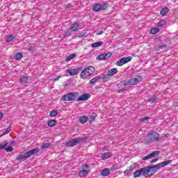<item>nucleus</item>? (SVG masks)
<instances>
[{
  "label": "nucleus",
  "instance_id": "nucleus-14",
  "mask_svg": "<svg viewBox=\"0 0 178 178\" xmlns=\"http://www.w3.org/2000/svg\"><path fill=\"white\" fill-rule=\"evenodd\" d=\"M79 27H80V25L77 23H74L71 25L70 30H72V31H77L79 30Z\"/></svg>",
  "mask_w": 178,
  "mask_h": 178
},
{
  "label": "nucleus",
  "instance_id": "nucleus-58",
  "mask_svg": "<svg viewBox=\"0 0 178 178\" xmlns=\"http://www.w3.org/2000/svg\"><path fill=\"white\" fill-rule=\"evenodd\" d=\"M0 149H1V145H0Z\"/></svg>",
  "mask_w": 178,
  "mask_h": 178
},
{
  "label": "nucleus",
  "instance_id": "nucleus-37",
  "mask_svg": "<svg viewBox=\"0 0 178 178\" xmlns=\"http://www.w3.org/2000/svg\"><path fill=\"white\" fill-rule=\"evenodd\" d=\"M49 147H51V143H43L41 148L42 149H45L47 148H49Z\"/></svg>",
  "mask_w": 178,
  "mask_h": 178
},
{
  "label": "nucleus",
  "instance_id": "nucleus-2",
  "mask_svg": "<svg viewBox=\"0 0 178 178\" xmlns=\"http://www.w3.org/2000/svg\"><path fill=\"white\" fill-rule=\"evenodd\" d=\"M40 152V148L36 147L35 149H32L31 150H29V152H26L25 153H20L19 155L17 156V161H22L23 159H28V158H30L31 155H35Z\"/></svg>",
  "mask_w": 178,
  "mask_h": 178
},
{
  "label": "nucleus",
  "instance_id": "nucleus-41",
  "mask_svg": "<svg viewBox=\"0 0 178 178\" xmlns=\"http://www.w3.org/2000/svg\"><path fill=\"white\" fill-rule=\"evenodd\" d=\"M4 149L6 151V152H12V151H13V147H12V146H9L4 148Z\"/></svg>",
  "mask_w": 178,
  "mask_h": 178
},
{
  "label": "nucleus",
  "instance_id": "nucleus-20",
  "mask_svg": "<svg viewBox=\"0 0 178 178\" xmlns=\"http://www.w3.org/2000/svg\"><path fill=\"white\" fill-rule=\"evenodd\" d=\"M110 76H115V74H116V73H118V69L116 68H113L111 70H110L109 71H108L107 72Z\"/></svg>",
  "mask_w": 178,
  "mask_h": 178
},
{
  "label": "nucleus",
  "instance_id": "nucleus-17",
  "mask_svg": "<svg viewBox=\"0 0 178 178\" xmlns=\"http://www.w3.org/2000/svg\"><path fill=\"white\" fill-rule=\"evenodd\" d=\"M99 79H101V77L99 76V75L96 76L95 78L92 79L89 81V84H95V83H97Z\"/></svg>",
  "mask_w": 178,
  "mask_h": 178
},
{
  "label": "nucleus",
  "instance_id": "nucleus-50",
  "mask_svg": "<svg viewBox=\"0 0 178 178\" xmlns=\"http://www.w3.org/2000/svg\"><path fill=\"white\" fill-rule=\"evenodd\" d=\"M97 35H101V34H104V31H100L96 33Z\"/></svg>",
  "mask_w": 178,
  "mask_h": 178
},
{
  "label": "nucleus",
  "instance_id": "nucleus-44",
  "mask_svg": "<svg viewBox=\"0 0 178 178\" xmlns=\"http://www.w3.org/2000/svg\"><path fill=\"white\" fill-rule=\"evenodd\" d=\"M148 120H149V117H145L140 119V122H148Z\"/></svg>",
  "mask_w": 178,
  "mask_h": 178
},
{
  "label": "nucleus",
  "instance_id": "nucleus-48",
  "mask_svg": "<svg viewBox=\"0 0 178 178\" xmlns=\"http://www.w3.org/2000/svg\"><path fill=\"white\" fill-rule=\"evenodd\" d=\"M66 9H70V8H73L71 3L67 4L65 6Z\"/></svg>",
  "mask_w": 178,
  "mask_h": 178
},
{
  "label": "nucleus",
  "instance_id": "nucleus-1",
  "mask_svg": "<svg viewBox=\"0 0 178 178\" xmlns=\"http://www.w3.org/2000/svg\"><path fill=\"white\" fill-rule=\"evenodd\" d=\"M170 163H172V160H167L156 165L144 167L140 170H136L134 173V177L137 178L141 176H143L144 177H152V176H154V175H155L161 168H165V166H168V165H170Z\"/></svg>",
  "mask_w": 178,
  "mask_h": 178
},
{
  "label": "nucleus",
  "instance_id": "nucleus-27",
  "mask_svg": "<svg viewBox=\"0 0 178 178\" xmlns=\"http://www.w3.org/2000/svg\"><path fill=\"white\" fill-rule=\"evenodd\" d=\"M155 101H158V97L155 95L152 96L149 99V102H150V104H154Z\"/></svg>",
  "mask_w": 178,
  "mask_h": 178
},
{
  "label": "nucleus",
  "instance_id": "nucleus-25",
  "mask_svg": "<svg viewBox=\"0 0 178 178\" xmlns=\"http://www.w3.org/2000/svg\"><path fill=\"white\" fill-rule=\"evenodd\" d=\"M29 81V76H22L20 78V83H27Z\"/></svg>",
  "mask_w": 178,
  "mask_h": 178
},
{
  "label": "nucleus",
  "instance_id": "nucleus-45",
  "mask_svg": "<svg viewBox=\"0 0 178 178\" xmlns=\"http://www.w3.org/2000/svg\"><path fill=\"white\" fill-rule=\"evenodd\" d=\"M147 159H151V156L149 154L147 155L146 156L142 159V161H147Z\"/></svg>",
  "mask_w": 178,
  "mask_h": 178
},
{
  "label": "nucleus",
  "instance_id": "nucleus-23",
  "mask_svg": "<svg viewBox=\"0 0 178 178\" xmlns=\"http://www.w3.org/2000/svg\"><path fill=\"white\" fill-rule=\"evenodd\" d=\"M22 58H23V54L22 53H17L15 56H14V58L16 60H20V59H22Z\"/></svg>",
  "mask_w": 178,
  "mask_h": 178
},
{
  "label": "nucleus",
  "instance_id": "nucleus-34",
  "mask_svg": "<svg viewBox=\"0 0 178 178\" xmlns=\"http://www.w3.org/2000/svg\"><path fill=\"white\" fill-rule=\"evenodd\" d=\"M74 58H76V54H71L67 56L65 60L68 62L69 60H72V59H74Z\"/></svg>",
  "mask_w": 178,
  "mask_h": 178
},
{
  "label": "nucleus",
  "instance_id": "nucleus-11",
  "mask_svg": "<svg viewBox=\"0 0 178 178\" xmlns=\"http://www.w3.org/2000/svg\"><path fill=\"white\" fill-rule=\"evenodd\" d=\"M90 98H91L90 93H83L77 99V101L78 102H80V101H88Z\"/></svg>",
  "mask_w": 178,
  "mask_h": 178
},
{
  "label": "nucleus",
  "instance_id": "nucleus-49",
  "mask_svg": "<svg viewBox=\"0 0 178 178\" xmlns=\"http://www.w3.org/2000/svg\"><path fill=\"white\" fill-rule=\"evenodd\" d=\"M84 35H86V33H79V34L78 35V37H79V38H82V37H84Z\"/></svg>",
  "mask_w": 178,
  "mask_h": 178
},
{
  "label": "nucleus",
  "instance_id": "nucleus-52",
  "mask_svg": "<svg viewBox=\"0 0 178 178\" xmlns=\"http://www.w3.org/2000/svg\"><path fill=\"white\" fill-rule=\"evenodd\" d=\"M112 169H113L114 170L118 169V165H113Z\"/></svg>",
  "mask_w": 178,
  "mask_h": 178
},
{
  "label": "nucleus",
  "instance_id": "nucleus-57",
  "mask_svg": "<svg viewBox=\"0 0 178 178\" xmlns=\"http://www.w3.org/2000/svg\"><path fill=\"white\" fill-rule=\"evenodd\" d=\"M67 85H65V87H67Z\"/></svg>",
  "mask_w": 178,
  "mask_h": 178
},
{
  "label": "nucleus",
  "instance_id": "nucleus-5",
  "mask_svg": "<svg viewBox=\"0 0 178 178\" xmlns=\"http://www.w3.org/2000/svg\"><path fill=\"white\" fill-rule=\"evenodd\" d=\"M87 140H88V137H87V136H85L83 138H81V137L75 138L74 139H72V140L67 141L65 143V146L66 147H76V145H79V144H80V143H83V141H87Z\"/></svg>",
  "mask_w": 178,
  "mask_h": 178
},
{
  "label": "nucleus",
  "instance_id": "nucleus-35",
  "mask_svg": "<svg viewBox=\"0 0 178 178\" xmlns=\"http://www.w3.org/2000/svg\"><path fill=\"white\" fill-rule=\"evenodd\" d=\"M56 115H58V111L53 110L50 112L49 116H51V118H55Z\"/></svg>",
  "mask_w": 178,
  "mask_h": 178
},
{
  "label": "nucleus",
  "instance_id": "nucleus-9",
  "mask_svg": "<svg viewBox=\"0 0 178 178\" xmlns=\"http://www.w3.org/2000/svg\"><path fill=\"white\" fill-rule=\"evenodd\" d=\"M132 59L133 57L131 56L123 57L117 61L116 65L118 66H123V65H126V63H129V62H131Z\"/></svg>",
  "mask_w": 178,
  "mask_h": 178
},
{
  "label": "nucleus",
  "instance_id": "nucleus-33",
  "mask_svg": "<svg viewBox=\"0 0 178 178\" xmlns=\"http://www.w3.org/2000/svg\"><path fill=\"white\" fill-rule=\"evenodd\" d=\"M166 24V22H165V19H161L158 23L157 26L159 27H162V26H165Z\"/></svg>",
  "mask_w": 178,
  "mask_h": 178
},
{
  "label": "nucleus",
  "instance_id": "nucleus-54",
  "mask_svg": "<svg viewBox=\"0 0 178 178\" xmlns=\"http://www.w3.org/2000/svg\"><path fill=\"white\" fill-rule=\"evenodd\" d=\"M2 118H3V113H1V119H2Z\"/></svg>",
  "mask_w": 178,
  "mask_h": 178
},
{
  "label": "nucleus",
  "instance_id": "nucleus-3",
  "mask_svg": "<svg viewBox=\"0 0 178 178\" xmlns=\"http://www.w3.org/2000/svg\"><path fill=\"white\" fill-rule=\"evenodd\" d=\"M143 81V77L140 75H136L134 78L129 80H124L121 81L122 86H137L138 83Z\"/></svg>",
  "mask_w": 178,
  "mask_h": 178
},
{
  "label": "nucleus",
  "instance_id": "nucleus-32",
  "mask_svg": "<svg viewBox=\"0 0 178 178\" xmlns=\"http://www.w3.org/2000/svg\"><path fill=\"white\" fill-rule=\"evenodd\" d=\"M11 129H12V126L10 125L8 126L7 129L5 131H3V133L1 134V137H2L3 136H5L6 134H8V133H10Z\"/></svg>",
  "mask_w": 178,
  "mask_h": 178
},
{
  "label": "nucleus",
  "instance_id": "nucleus-21",
  "mask_svg": "<svg viewBox=\"0 0 178 178\" xmlns=\"http://www.w3.org/2000/svg\"><path fill=\"white\" fill-rule=\"evenodd\" d=\"M87 175H88V171H87L86 170H81L79 172L80 177H85V176H87Z\"/></svg>",
  "mask_w": 178,
  "mask_h": 178
},
{
  "label": "nucleus",
  "instance_id": "nucleus-43",
  "mask_svg": "<svg viewBox=\"0 0 178 178\" xmlns=\"http://www.w3.org/2000/svg\"><path fill=\"white\" fill-rule=\"evenodd\" d=\"M156 42H162V37L159 36L154 39Z\"/></svg>",
  "mask_w": 178,
  "mask_h": 178
},
{
  "label": "nucleus",
  "instance_id": "nucleus-30",
  "mask_svg": "<svg viewBox=\"0 0 178 178\" xmlns=\"http://www.w3.org/2000/svg\"><path fill=\"white\" fill-rule=\"evenodd\" d=\"M160 152L159 151H154L150 154H149V155H150V158H155V156H158V155H159Z\"/></svg>",
  "mask_w": 178,
  "mask_h": 178
},
{
  "label": "nucleus",
  "instance_id": "nucleus-13",
  "mask_svg": "<svg viewBox=\"0 0 178 178\" xmlns=\"http://www.w3.org/2000/svg\"><path fill=\"white\" fill-rule=\"evenodd\" d=\"M56 124H58L56 120H51L47 122V126H49V127H54V126H56Z\"/></svg>",
  "mask_w": 178,
  "mask_h": 178
},
{
  "label": "nucleus",
  "instance_id": "nucleus-51",
  "mask_svg": "<svg viewBox=\"0 0 178 178\" xmlns=\"http://www.w3.org/2000/svg\"><path fill=\"white\" fill-rule=\"evenodd\" d=\"M123 91H126V90H124V89H120V90H118V93H120V92H123Z\"/></svg>",
  "mask_w": 178,
  "mask_h": 178
},
{
  "label": "nucleus",
  "instance_id": "nucleus-4",
  "mask_svg": "<svg viewBox=\"0 0 178 178\" xmlns=\"http://www.w3.org/2000/svg\"><path fill=\"white\" fill-rule=\"evenodd\" d=\"M95 72V68L93 66L90 65L81 72V79L86 80V79H88L90 76H92Z\"/></svg>",
  "mask_w": 178,
  "mask_h": 178
},
{
  "label": "nucleus",
  "instance_id": "nucleus-28",
  "mask_svg": "<svg viewBox=\"0 0 178 178\" xmlns=\"http://www.w3.org/2000/svg\"><path fill=\"white\" fill-rule=\"evenodd\" d=\"M13 40H15V36L13 34H11L8 37L6 38V42H12V41H13Z\"/></svg>",
  "mask_w": 178,
  "mask_h": 178
},
{
  "label": "nucleus",
  "instance_id": "nucleus-22",
  "mask_svg": "<svg viewBox=\"0 0 178 178\" xmlns=\"http://www.w3.org/2000/svg\"><path fill=\"white\" fill-rule=\"evenodd\" d=\"M101 79L104 81H109L111 80V75L107 72V74L103 75Z\"/></svg>",
  "mask_w": 178,
  "mask_h": 178
},
{
  "label": "nucleus",
  "instance_id": "nucleus-39",
  "mask_svg": "<svg viewBox=\"0 0 178 178\" xmlns=\"http://www.w3.org/2000/svg\"><path fill=\"white\" fill-rule=\"evenodd\" d=\"M8 141L5 140L4 142H3V145H1V149H4V148H6L8 146Z\"/></svg>",
  "mask_w": 178,
  "mask_h": 178
},
{
  "label": "nucleus",
  "instance_id": "nucleus-29",
  "mask_svg": "<svg viewBox=\"0 0 178 178\" xmlns=\"http://www.w3.org/2000/svg\"><path fill=\"white\" fill-rule=\"evenodd\" d=\"M104 42H96L92 44V48H97V47H101Z\"/></svg>",
  "mask_w": 178,
  "mask_h": 178
},
{
  "label": "nucleus",
  "instance_id": "nucleus-26",
  "mask_svg": "<svg viewBox=\"0 0 178 178\" xmlns=\"http://www.w3.org/2000/svg\"><path fill=\"white\" fill-rule=\"evenodd\" d=\"M159 33V28H152L150 29V34H158Z\"/></svg>",
  "mask_w": 178,
  "mask_h": 178
},
{
  "label": "nucleus",
  "instance_id": "nucleus-56",
  "mask_svg": "<svg viewBox=\"0 0 178 178\" xmlns=\"http://www.w3.org/2000/svg\"><path fill=\"white\" fill-rule=\"evenodd\" d=\"M88 72H91V70H88Z\"/></svg>",
  "mask_w": 178,
  "mask_h": 178
},
{
  "label": "nucleus",
  "instance_id": "nucleus-12",
  "mask_svg": "<svg viewBox=\"0 0 178 178\" xmlns=\"http://www.w3.org/2000/svg\"><path fill=\"white\" fill-rule=\"evenodd\" d=\"M111 175V170L109 168H104L101 171L102 176H109Z\"/></svg>",
  "mask_w": 178,
  "mask_h": 178
},
{
  "label": "nucleus",
  "instance_id": "nucleus-6",
  "mask_svg": "<svg viewBox=\"0 0 178 178\" xmlns=\"http://www.w3.org/2000/svg\"><path fill=\"white\" fill-rule=\"evenodd\" d=\"M109 6V4L106 2L102 3H95L92 5V10L93 12H101V10H105Z\"/></svg>",
  "mask_w": 178,
  "mask_h": 178
},
{
  "label": "nucleus",
  "instance_id": "nucleus-36",
  "mask_svg": "<svg viewBox=\"0 0 178 178\" xmlns=\"http://www.w3.org/2000/svg\"><path fill=\"white\" fill-rule=\"evenodd\" d=\"M139 165H140V164L135 163L131 165L129 170L133 171V170H134V169H136V168H138V166H139Z\"/></svg>",
  "mask_w": 178,
  "mask_h": 178
},
{
  "label": "nucleus",
  "instance_id": "nucleus-16",
  "mask_svg": "<svg viewBox=\"0 0 178 178\" xmlns=\"http://www.w3.org/2000/svg\"><path fill=\"white\" fill-rule=\"evenodd\" d=\"M168 13H169V8L164 7L163 8L161 9L160 12V15H161V16H165V15L168 14Z\"/></svg>",
  "mask_w": 178,
  "mask_h": 178
},
{
  "label": "nucleus",
  "instance_id": "nucleus-47",
  "mask_svg": "<svg viewBox=\"0 0 178 178\" xmlns=\"http://www.w3.org/2000/svg\"><path fill=\"white\" fill-rule=\"evenodd\" d=\"M159 160V158L154 159L153 160L150 161V163H155V162H157Z\"/></svg>",
  "mask_w": 178,
  "mask_h": 178
},
{
  "label": "nucleus",
  "instance_id": "nucleus-19",
  "mask_svg": "<svg viewBox=\"0 0 178 178\" xmlns=\"http://www.w3.org/2000/svg\"><path fill=\"white\" fill-rule=\"evenodd\" d=\"M111 156H112V153L106 152L102 155V159L105 160V159H108V158H111Z\"/></svg>",
  "mask_w": 178,
  "mask_h": 178
},
{
  "label": "nucleus",
  "instance_id": "nucleus-46",
  "mask_svg": "<svg viewBox=\"0 0 178 178\" xmlns=\"http://www.w3.org/2000/svg\"><path fill=\"white\" fill-rule=\"evenodd\" d=\"M130 172H131V170H126L124 172V175L125 176H129V173H130Z\"/></svg>",
  "mask_w": 178,
  "mask_h": 178
},
{
  "label": "nucleus",
  "instance_id": "nucleus-53",
  "mask_svg": "<svg viewBox=\"0 0 178 178\" xmlns=\"http://www.w3.org/2000/svg\"><path fill=\"white\" fill-rule=\"evenodd\" d=\"M84 168H86V169H88V168H90V165H88V164H86L84 165Z\"/></svg>",
  "mask_w": 178,
  "mask_h": 178
},
{
  "label": "nucleus",
  "instance_id": "nucleus-7",
  "mask_svg": "<svg viewBox=\"0 0 178 178\" xmlns=\"http://www.w3.org/2000/svg\"><path fill=\"white\" fill-rule=\"evenodd\" d=\"M79 97V92H70L61 97L63 101H74Z\"/></svg>",
  "mask_w": 178,
  "mask_h": 178
},
{
  "label": "nucleus",
  "instance_id": "nucleus-8",
  "mask_svg": "<svg viewBox=\"0 0 178 178\" xmlns=\"http://www.w3.org/2000/svg\"><path fill=\"white\" fill-rule=\"evenodd\" d=\"M149 143H158L159 141V134L155 131L150 132L147 134Z\"/></svg>",
  "mask_w": 178,
  "mask_h": 178
},
{
  "label": "nucleus",
  "instance_id": "nucleus-40",
  "mask_svg": "<svg viewBox=\"0 0 178 178\" xmlns=\"http://www.w3.org/2000/svg\"><path fill=\"white\" fill-rule=\"evenodd\" d=\"M27 51L29 52H33V51H35V46H30L26 49Z\"/></svg>",
  "mask_w": 178,
  "mask_h": 178
},
{
  "label": "nucleus",
  "instance_id": "nucleus-10",
  "mask_svg": "<svg viewBox=\"0 0 178 178\" xmlns=\"http://www.w3.org/2000/svg\"><path fill=\"white\" fill-rule=\"evenodd\" d=\"M79 72H81V67L69 69L67 70V73L69 74L70 76H74L77 74Z\"/></svg>",
  "mask_w": 178,
  "mask_h": 178
},
{
  "label": "nucleus",
  "instance_id": "nucleus-55",
  "mask_svg": "<svg viewBox=\"0 0 178 178\" xmlns=\"http://www.w3.org/2000/svg\"><path fill=\"white\" fill-rule=\"evenodd\" d=\"M59 79H60V76H58L55 79V80H59Z\"/></svg>",
  "mask_w": 178,
  "mask_h": 178
},
{
  "label": "nucleus",
  "instance_id": "nucleus-42",
  "mask_svg": "<svg viewBox=\"0 0 178 178\" xmlns=\"http://www.w3.org/2000/svg\"><path fill=\"white\" fill-rule=\"evenodd\" d=\"M113 54L112 53H104V56L106 58V59H108V58H111V56H112Z\"/></svg>",
  "mask_w": 178,
  "mask_h": 178
},
{
  "label": "nucleus",
  "instance_id": "nucleus-15",
  "mask_svg": "<svg viewBox=\"0 0 178 178\" xmlns=\"http://www.w3.org/2000/svg\"><path fill=\"white\" fill-rule=\"evenodd\" d=\"M165 48H168V44H159L155 47L156 51H159V49H165Z\"/></svg>",
  "mask_w": 178,
  "mask_h": 178
},
{
  "label": "nucleus",
  "instance_id": "nucleus-24",
  "mask_svg": "<svg viewBox=\"0 0 178 178\" xmlns=\"http://www.w3.org/2000/svg\"><path fill=\"white\" fill-rule=\"evenodd\" d=\"M70 35H72V32L70 31V29H68L63 34V38H67V37H70Z\"/></svg>",
  "mask_w": 178,
  "mask_h": 178
},
{
  "label": "nucleus",
  "instance_id": "nucleus-31",
  "mask_svg": "<svg viewBox=\"0 0 178 178\" xmlns=\"http://www.w3.org/2000/svg\"><path fill=\"white\" fill-rule=\"evenodd\" d=\"M96 59H97V60H106L104 54H102L97 56Z\"/></svg>",
  "mask_w": 178,
  "mask_h": 178
},
{
  "label": "nucleus",
  "instance_id": "nucleus-38",
  "mask_svg": "<svg viewBox=\"0 0 178 178\" xmlns=\"http://www.w3.org/2000/svg\"><path fill=\"white\" fill-rule=\"evenodd\" d=\"M88 121H89V123H92V122L95 121V116L94 115H90Z\"/></svg>",
  "mask_w": 178,
  "mask_h": 178
},
{
  "label": "nucleus",
  "instance_id": "nucleus-18",
  "mask_svg": "<svg viewBox=\"0 0 178 178\" xmlns=\"http://www.w3.org/2000/svg\"><path fill=\"white\" fill-rule=\"evenodd\" d=\"M79 122L81 123V124H84L85 123H87L88 122V117L82 116L79 118Z\"/></svg>",
  "mask_w": 178,
  "mask_h": 178
}]
</instances>
